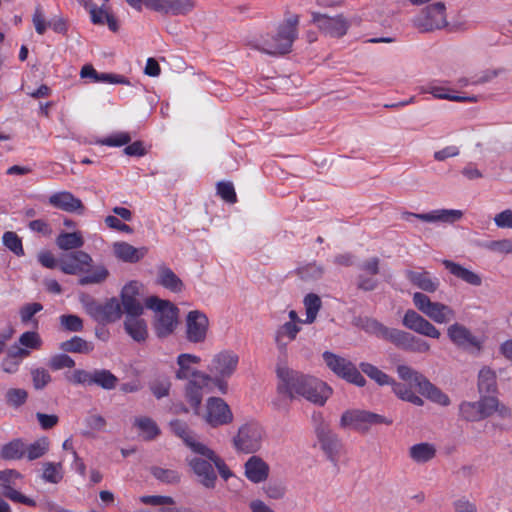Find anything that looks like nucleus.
Returning a JSON list of instances; mask_svg holds the SVG:
<instances>
[{"instance_id":"obj_51","label":"nucleus","mask_w":512,"mask_h":512,"mask_svg":"<svg viewBox=\"0 0 512 512\" xmlns=\"http://www.w3.org/2000/svg\"><path fill=\"white\" fill-rule=\"evenodd\" d=\"M2 240L3 244L15 255L21 256L24 254L21 239L15 232H5L2 237Z\"/></svg>"},{"instance_id":"obj_49","label":"nucleus","mask_w":512,"mask_h":512,"mask_svg":"<svg viewBox=\"0 0 512 512\" xmlns=\"http://www.w3.org/2000/svg\"><path fill=\"white\" fill-rule=\"evenodd\" d=\"M109 277V271L103 265L96 266L91 274H88L79 279V284L82 286L89 284L103 283Z\"/></svg>"},{"instance_id":"obj_60","label":"nucleus","mask_w":512,"mask_h":512,"mask_svg":"<svg viewBox=\"0 0 512 512\" xmlns=\"http://www.w3.org/2000/svg\"><path fill=\"white\" fill-rule=\"evenodd\" d=\"M51 27V21H48L40 10L34 11V28L39 35H43Z\"/></svg>"},{"instance_id":"obj_37","label":"nucleus","mask_w":512,"mask_h":512,"mask_svg":"<svg viewBox=\"0 0 512 512\" xmlns=\"http://www.w3.org/2000/svg\"><path fill=\"white\" fill-rule=\"evenodd\" d=\"M418 389L422 395L440 405L446 406L449 404L448 396L442 393V391L435 387L427 378L420 384Z\"/></svg>"},{"instance_id":"obj_44","label":"nucleus","mask_w":512,"mask_h":512,"mask_svg":"<svg viewBox=\"0 0 512 512\" xmlns=\"http://www.w3.org/2000/svg\"><path fill=\"white\" fill-rule=\"evenodd\" d=\"M359 367L363 373L381 386L393 383V380L386 373L370 363L362 362Z\"/></svg>"},{"instance_id":"obj_63","label":"nucleus","mask_w":512,"mask_h":512,"mask_svg":"<svg viewBox=\"0 0 512 512\" xmlns=\"http://www.w3.org/2000/svg\"><path fill=\"white\" fill-rule=\"evenodd\" d=\"M488 247L501 253H512V239L492 241Z\"/></svg>"},{"instance_id":"obj_27","label":"nucleus","mask_w":512,"mask_h":512,"mask_svg":"<svg viewBox=\"0 0 512 512\" xmlns=\"http://www.w3.org/2000/svg\"><path fill=\"white\" fill-rule=\"evenodd\" d=\"M407 216H413L424 222H445L454 223L460 220L463 216V212L460 210H437L431 213H405Z\"/></svg>"},{"instance_id":"obj_16","label":"nucleus","mask_w":512,"mask_h":512,"mask_svg":"<svg viewBox=\"0 0 512 512\" xmlns=\"http://www.w3.org/2000/svg\"><path fill=\"white\" fill-rule=\"evenodd\" d=\"M204 419L212 427H218L231 423L233 420V414L223 399L210 397L207 400Z\"/></svg>"},{"instance_id":"obj_33","label":"nucleus","mask_w":512,"mask_h":512,"mask_svg":"<svg viewBox=\"0 0 512 512\" xmlns=\"http://www.w3.org/2000/svg\"><path fill=\"white\" fill-rule=\"evenodd\" d=\"M157 283L175 293H179L184 289L182 280L166 266L158 268Z\"/></svg>"},{"instance_id":"obj_2","label":"nucleus","mask_w":512,"mask_h":512,"mask_svg":"<svg viewBox=\"0 0 512 512\" xmlns=\"http://www.w3.org/2000/svg\"><path fill=\"white\" fill-rule=\"evenodd\" d=\"M299 16L290 15L272 33L261 34L248 42L255 50L271 56H283L292 51L298 37Z\"/></svg>"},{"instance_id":"obj_40","label":"nucleus","mask_w":512,"mask_h":512,"mask_svg":"<svg viewBox=\"0 0 512 512\" xmlns=\"http://www.w3.org/2000/svg\"><path fill=\"white\" fill-rule=\"evenodd\" d=\"M121 315V304L116 298H111L105 304H102L99 322H115L120 319Z\"/></svg>"},{"instance_id":"obj_11","label":"nucleus","mask_w":512,"mask_h":512,"mask_svg":"<svg viewBox=\"0 0 512 512\" xmlns=\"http://www.w3.org/2000/svg\"><path fill=\"white\" fill-rule=\"evenodd\" d=\"M312 22L321 32L333 38L343 37L350 27V23L342 14L330 16L326 13L313 12Z\"/></svg>"},{"instance_id":"obj_59","label":"nucleus","mask_w":512,"mask_h":512,"mask_svg":"<svg viewBox=\"0 0 512 512\" xmlns=\"http://www.w3.org/2000/svg\"><path fill=\"white\" fill-rule=\"evenodd\" d=\"M36 418L44 430H49L55 427L59 422V417L55 414L36 413Z\"/></svg>"},{"instance_id":"obj_12","label":"nucleus","mask_w":512,"mask_h":512,"mask_svg":"<svg viewBox=\"0 0 512 512\" xmlns=\"http://www.w3.org/2000/svg\"><path fill=\"white\" fill-rule=\"evenodd\" d=\"M29 348H32V331L23 333L19 339V344H15L8 349L7 356L2 362L3 371L15 373L22 359L29 355Z\"/></svg>"},{"instance_id":"obj_35","label":"nucleus","mask_w":512,"mask_h":512,"mask_svg":"<svg viewBox=\"0 0 512 512\" xmlns=\"http://www.w3.org/2000/svg\"><path fill=\"white\" fill-rule=\"evenodd\" d=\"M497 382L496 374L490 368L484 367L478 375V391L481 396H490L489 394L496 392Z\"/></svg>"},{"instance_id":"obj_15","label":"nucleus","mask_w":512,"mask_h":512,"mask_svg":"<svg viewBox=\"0 0 512 512\" xmlns=\"http://www.w3.org/2000/svg\"><path fill=\"white\" fill-rule=\"evenodd\" d=\"M188 465L194 474L199 478V482L206 488L212 489L215 487L217 475L213 469L212 464L216 466L215 460L207 456L197 454L188 460Z\"/></svg>"},{"instance_id":"obj_1","label":"nucleus","mask_w":512,"mask_h":512,"mask_svg":"<svg viewBox=\"0 0 512 512\" xmlns=\"http://www.w3.org/2000/svg\"><path fill=\"white\" fill-rule=\"evenodd\" d=\"M276 373L279 379L278 393L287 396L290 400L296 396H302L306 400L322 406L332 393V389L325 382L290 369L286 365L278 366Z\"/></svg>"},{"instance_id":"obj_17","label":"nucleus","mask_w":512,"mask_h":512,"mask_svg":"<svg viewBox=\"0 0 512 512\" xmlns=\"http://www.w3.org/2000/svg\"><path fill=\"white\" fill-rule=\"evenodd\" d=\"M447 334L450 340L459 348L470 353H478L482 349L481 341L469 329L459 323L452 324Z\"/></svg>"},{"instance_id":"obj_6","label":"nucleus","mask_w":512,"mask_h":512,"mask_svg":"<svg viewBox=\"0 0 512 512\" xmlns=\"http://www.w3.org/2000/svg\"><path fill=\"white\" fill-rule=\"evenodd\" d=\"M446 7L443 2H436L425 7L413 20V26L420 33H429L449 27L446 19Z\"/></svg>"},{"instance_id":"obj_30","label":"nucleus","mask_w":512,"mask_h":512,"mask_svg":"<svg viewBox=\"0 0 512 512\" xmlns=\"http://www.w3.org/2000/svg\"><path fill=\"white\" fill-rule=\"evenodd\" d=\"M406 277L413 285L425 292L433 293L439 287L438 280L431 278L427 271L408 270L406 271Z\"/></svg>"},{"instance_id":"obj_29","label":"nucleus","mask_w":512,"mask_h":512,"mask_svg":"<svg viewBox=\"0 0 512 512\" xmlns=\"http://www.w3.org/2000/svg\"><path fill=\"white\" fill-rule=\"evenodd\" d=\"M442 264L452 275L458 279H461L462 281L473 286H480L482 284V279L478 274L461 266L460 264L451 260H443Z\"/></svg>"},{"instance_id":"obj_28","label":"nucleus","mask_w":512,"mask_h":512,"mask_svg":"<svg viewBox=\"0 0 512 512\" xmlns=\"http://www.w3.org/2000/svg\"><path fill=\"white\" fill-rule=\"evenodd\" d=\"M245 475L254 482L265 481L269 475V466L258 456H251L245 463Z\"/></svg>"},{"instance_id":"obj_41","label":"nucleus","mask_w":512,"mask_h":512,"mask_svg":"<svg viewBox=\"0 0 512 512\" xmlns=\"http://www.w3.org/2000/svg\"><path fill=\"white\" fill-rule=\"evenodd\" d=\"M93 385L103 389H114L118 383V378L109 370L96 369L93 371Z\"/></svg>"},{"instance_id":"obj_53","label":"nucleus","mask_w":512,"mask_h":512,"mask_svg":"<svg viewBox=\"0 0 512 512\" xmlns=\"http://www.w3.org/2000/svg\"><path fill=\"white\" fill-rule=\"evenodd\" d=\"M150 471L156 479L168 484L178 483L180 480L179 475L173 470L154 466L151 467Z\"/></svg>"},{"instance_id":"obj_42","label":"nucleus","mask_w":512,"mask_h":512,"mask_svg":"<svg viewBox=\"0 0 512 512\" xmlns=\"http://www.w3.org/2000/svg\"><path fill=\"white\" fill-rule=\"evenodd\" d=\"M41 478L49 483L57 484L63 478L62 464L53 462L42 463Z\"/></svg>"},{"instance_id":"obj_19","label":"nucleus","mask_w":512,"mask_h":512,"mask_svg":"<svg viewBox=\"0 0 512 512\" xmlns=\"http://www.w3.org/2000/svg\"><path fill=\"white\" fill-rule=\"evenodd\" d=\"M141 285L137 281H131L126 284L121 291V307H123L126 317L141 316L144 308L141 301L137 298Z\"/></svg>"},{"instance_id":"obj_7","label":"nucleus","mask_w":512,"mask_h":512,"mask_svg":"<svg viewBox=\"0 0 512 512\" xmlns=\"http://www.w3.org/2000/svg\"><path fill=\"white\" fill-rule=\"evenodd\" d=\"M415 307L428 318L438 324H446L455 319V311L448 305L441 302H432L430 298L421 292L413 294Z\"/></svg>"},{"instance_id":"obj_24","label":"nucleus","mask_w":512,"mask_h":512,"mask_svg":"<svg viewBox=\"0 0 512 512\" xmlns=\"http://www.w3.org/2000/svg\"><path fill=\"white\" fill-rule=\"evenodd\" d=\"M21 478L20 474L13 470L0 471V480L4 482L3 494L14 502L32 505V499L22 495L13 486L17 485V481Z\"/></svg>"},{"instance_id":"obj_10","label":"nucleus","mask_w":512,"mask_h":512,"mask_svg":"<svg viewBox=\"0 0 512 512\" xmlns=\"http://www.w3.org/2000/svg\"><path fill=\"white\" fill-rule=\"evenodd\" d=\"M263 429L255 423L241 426L233 439L234 447L244 453H255L261 448Z\"/></svg>"},{"instance_id":"obj_50","label":"nucleus","mask_w":512,"mask_h":512,"mask_svg":"<svg viewBox=\"0 0 512 512\" xmlns=\"http://www.w3.org/2000/svg\"><path fill=\"white\" fill-rule=\"evenodd\" d=\"M177 364L179 369L176 371L175 376L179 380L189 379H198L197 374H204L203 372L193 369L191 364L184 359V356L179 355L177 358Z\"/></svg>"},{"instance_id":"obj_8","label":"nucleus","mask_w":512,"mask_h":512,"mask_svg":"<svg viewBox=\"0 0 512 512\" xmlns=\"http://www.w3.org/2000/svg\"><path fill=\"white\" fill-rule=\"evenodd\" d=\"M323 359L328 368L338 377L359 387L365 386V378L361 375L357 367L348 359L329 351H325L323 353Z\"/></svg>"},{"instance_id":"obj_34","label":"nucleus","mask_w":512,"mask_h":512,"mask_svg":"<svg viewBox=\"0 0 512 512\" xmlns=\"http://www.w3.org/2000/svg\"><path fill=\"white\" fill-rule=\"evenodd\" d=\"M436 456V447L428 442L418 443L409 448V457L418 464L431 461Z\"/></svg>"},{"instance_id":"obj_18","label":"nucleus","mask_w":512,"mask_h":512,"mask_svg":"<svg viewBox=\"0 0 512 512\" xmlns=\"http://www.w3.org/2000/svg\"><path fill=\"white\" fill-rule=\"evenodd\" d=\"M402 324L409 330L426 337L438 339L440 331L427 319L413 309H408L402 319Z\"/></svg>"},{"instance_id":"obj_3","label":"nucleus","mask_w":512,"mask_h":512,"mask_svg":"<svg viewBox=\"0 0 512 512\" xmlns=\"http://www.w3.org/2000/svg\"><path fill=\"white\" fill-rule=\"evenodd\" d=\"M169 427L171 431L179 438H181L184 443L196 454H200L202 456H207L216 462V468L220 476L227 480L232 476V472L225 464L224 460L220 458L212 449L207 447L205 444L198 442L192 436V433L188 427V424L185 421L174 419L170 421Z\"/></svg>"},{"instance_id":"obj_21","label":"nucleus","mask_w":512,"mask_h":512,"mask_svg":"<svg viewBox=\"0 0 512 512\" xmlns=\"http://www.w3.org/2000/svg\"><path fill=\"white\" fill-rule=\"evenodd\" d=\"M316 435L325 454L330 460L335 461L342 446L338 436L324 421L316 427Z\"/></svg>"},{"instance_id":"obj_64","label":"nucleus","mask_w":512,"mask_h":512,"mask_svg":"<svg viewBox=\"0 0 512 512\" xmlns=\"http://www.w3.org/2000/svg\"><path fill=\"white\" fill-rule=\"evenodd\" d=\"M494 221L498 227L512 228V211L509 209L502 211L495 216Z\"/></svg>"},{"instance_id":"obj_36","label":"nucleus","mask_w":512,"mask_h":512,"mask_svg":"<svg viewBox=\"0 0 512 512\" xmlns=\"http://www.w3.org/2000/svg\"><path fill=\"white\" fill-rule=\"evenodd\" d=\"M56 244L61 250H79L84 245V239L80 231L60 233L56 238Z\"/></svg>"},{"instance_id":"obj_22","label":"nucleus","mask_w":512,"mask_h":512,"mask_svg":"<svg viewBox=\"0 0 512 512\" xmlns=\"http://www.w3.org/2000/svg\"><path fill=\"white\" fill-rule=\"evenodd\" d=\"M198 379H190L185 386V398L194 409L195 414H199V408L202 403V389L212 381L208 374H197Z\"/></svg>"},{"instance_id":"obj_25","label":"nucleus","mask_w":512,"mask_h":512,"mask_svg":"<svg viewBox=\"0 0 512 512\" xmlns=\"http://www.w3.org/2000/svg\"><path fill=\"white\" fill-rule=\"evenodd\" d=\"M49 203L66 212H78L79 214H83L85 210L82 201L66 191L58 192L50 196Z\"/></svg>"},{"instance_id":"obj_14","label":"nucleus","mask_w":512,"mask_h":512,"mask_svg":"<svg viewBox=\"0 0 512 512\" xmlns=\"http://www.w3.org/2000/svg\"><path fill=\"white\" fill-rule=\"evenodd\" d=\"M92 261L91 256L85 251L75 250L59 258V268L65 274L78 275L87 273Z\"/></svg>"},{"instance_id":"obj_23","label":"nucleus","mask_w":512,"mask_h":512,"mask_svg":"<svg viewBox=\"0 0 512 512\" xmlns=\"http://www.w3.org/2000/svg\"><path fill=\"white\" fill-rule=\"evenodd\" d=\"M239 357L232 351H222L212 360L211 372H216L221 378H229L235 372Z\"/></svg>"},{"instance_id":"obj_5","label":"nucleus","mask_w":512,"mask_h":512,"mask_svg":"<svg viewBox=\"0 0 512 512\" xmlns=\"http://www.w3.org/2000/svg\"><path fill=\"white\" fill-rule=\"evenodd\" d=\"M498 411L502 417L510 414L508 408L501 406L494 396H481L477 402H463L460 405L461 416L467 421H478Z\"/></svg>"},{"instance_id":"obj_9","label":"nucleus","mask_w":512,"mask_h":512,"mask_svg":"<svg viewBox=\"0 0 512 512\" xmlns=\"http://www.w3.org/2000/svg\"><path fill=\"white\" fill-rule=\"evenodd\" d=\"M373 424L390 425L392 420L364 410H348L342 414L340 420L341 427H352L363 433L367 432Z\"/></svg>"},{"instance_id":"obj_58","label":"nucleus","mask_w":512,"mask_h":512,"mask_svg":"<svg viewBox=\"0 0 512 512\" xmlns=\"http://www.w3.org/2000/svg\"><path fill=\"white\" fill-rule=\"evenodd\" d=\"M140 501L146 505L160 506V505H173L174 499L170 496L152 495L142 496Z\"/></svg>"},{"instance_id":"obj_32","label":"nucleus","mask_w":512,"mask_h":512,"mask_svg":"<svg viewBox=\"0 0 512 512\" xmlns=\"http://www.w3.org/2000/svg\"><path fill=\"white\" fill-rule=\"evenodd\" d=\"M124 329L137 342H144L148 336L146 322L140 316L126 317Z\"/></svg>"},{"instance_id":"obj_62","label":"nucleus","mask_w":512,"mask_h":512,"mask_svg":"<svg viewBox=\"0 0 512 512\" xmlns=\"http://www.w3.org/2000/svg\"><path fill=\"white\" fill-rule=\"evenodd\" d=\"M51 381V376L45 369L34 371V388L41 389Z\"/></svg>"},{"instance_id":"obj_46","label":"nucleus","mask_w":512,"mask_h":512,"mask_svg":"<svg viewBox=\"0 0 512 512\" xmlns=\"http://www.w3.org/2000/svg\"><path fill=\"white\" fill-rule=\"evenodd\" d=\"M134 425L146 433L144 437L146 440H152L160 434V429L158 428L156 422L149 417L136 418Z\"/></svg>"},{"instance_id":"obj_13","label":"nucleus","mask_w":512,"mask_h":512,"mask_svg":"<svg viewBox=\"0 0 512 512\" xmlns=\"http://www.w3.org/2000/svg\"><path fill=\"white\" fill-rule=\"evenodd\" d=\"M385 340L391 342L400 349L410 352L426 353L430 350L428 342L415 337L409 332L396 328L389 329Z\"/></svg>"},{"instance_id":"obj_26","label":"nucleus","mask_w":512,"mask_h":512,"mask_svg":"<svg viewBox=\"0 0 512 512\" xmlns=\"http://www.w3.org/2000/svg\"><path fill=\"white\" fill-rule=\"evenodd\" d=\"M113 253L116 258L123 262L136 263L146 255L147 248H135L127 242H115L113 244Z\"/></svg>"},{"instance_id":"obj_55","label":"nucleus","mask_w":512,"mask_h":512,"mask_svg":"<svg viewBox=\"0 0 512 512\" xmlns=\"http://www.w3.org/2000/svg\"><path fill=\"white\" fill-rule=\"evenodd\" d=\"M60 322L68 331L78 332L83 329V321L77 315H62L60 317Z\"/></svg>"},{"instance_id":"obj_20","label":"nucleus","mask_w":512,"mask_h":512,"mask_svg":"<svg viewBox=\"0 0 512 512\" xmlns=\"http://www.w3.org/2000/svg\"><path fill=\"white\" fill-rule=\"evenodd\" d=\"M209 321L205 314L195 310L187 315L186 335L189 342L201 343L206 339Z\"/></svg>"},{"instance_id":"obj_47","label":"nucleus","mask_w":512,"mask_h":512,"mask_svg":"<svg viewBox=\"0 0 512 512\" xmlns=\"http://www.w3.org/2000/svg\"><path fill=\"white\" fill-rule=\"evenodd\" d=\"M194 0H168L167 14L185 15L195 8Z\"/></svg>"},{"instance_id":"obj_56","label":"nucleus","mask_w":512,"mask_h":512,"mask_svg":"<svg viewBox=\"0 0 512 512\" xmlns=\"http://www.w3.org/2000/svg\"><path fill=\"white\" fill-rule=\"evenodd\" d=\"M49 366L53 370H60L63 368H72L75 366L74 360L67 354H58L53 356L49 361Z\"/></svg>"},{"instance_id":"obj_38","label":"nucleus","mask_w":512,"mask_h":512,"mask_svg":"<svg viewBox=\"0 0 512 512\" xmlns=\"http://www.w3.org/2000/svg\"><path fill=\"white\" fill-rule=\"evenodd\" d=\"M60 348L65 352L89 354L94 346L83 338L74 336L70 340L62 342Z\"/></svg>"},{"instance_id":"obj_61","label":"nucleus","mask_w":512,"mask_h":512,"mask_svg":"<svg viewBox=\"0 0 512 512\" xmlns=\"http://www.w3.org/2000/svg\"><path fill=\"white\" fill-rule=\"evenodd\" d=\"M93 371L88 372L83 369H77L73 372L70 381L75 384H88L93 385Z\"/></svg>"},{"instance_id":"obj_39","label":"nucleus","mask_w":512,"mask_h":512,"mask_svg":"<svg viewBox=\"0 0 512 512\" xmlns=\"http://www.w3.org/2000/svg\"><path fill=\"white\" fill-rule=\"evenodd\" d=\"M357 325L366 332L373 334L379 338L386 339L389 332V327L383 325L379 321L373 318H360Z\"/></svg>"},{"instance_id":"obj_52","label":"nucleus","mask_w":512,"mask_h":512,"mask_svg":"<svg viewBox=\"0 0 512 512\" xmlns=\"http://www.w3.org/2000/svg\"><path fill=\"white\" fill-rule=\"evenodd\" d=\"M399 377L405 381L413 382L418 388L420 384L425 380V377L419 372L413 370L407 365H399L397 368Z\"/></svg>"},{"instance_id":"obj_4","label":"nucleus","mask_w":512,"mask_h":512,"mask_svg":"<svg viewBox=\"0 0 512 512\" xmlns=\"http://www.w3.org/2000/svg\"><path fill=\"white\" fill-rule=\"evenodd\" d=\"M146 306L155 311V330L159 337L171 334L177 324L178 308L168 300H162L156 296L146 299Z\"/></svg>"},{"instance_id":"obj_48","label":"nucleus","mask_w":512,"mask_h":512,"mask_svg":"<svg viewBox=\"0 0 512 512\" xmlns=\"http://www.w3.org/2000/svg\"><path fill=\"white\" fill-rule=\"evenodd\" d=\"M26 451V446L21 440H14L4 445L1 449V456L4 459H18Z\"/></svg>"},{"instance_id":"obj_54","label":"nucleus","mask_w":512,"mask_h":512,"mask_svg":"<svg viewBox=\"0 0 512 512\" xmlns=\"http://www.w3.org/2000/svg\"><path fill=\"white\" fill-rule=\"evenodd\" d=\"M217 193L228 203L233 204L237 201L235 189L231 182H219L217 184Z\"/></svg>"},{"instance_id":"obj_45","label":"nucleus","mask_w":512,"mask_h":512,"mask_svg":"<svg viewBox=\"0 0 512 512\" xmlns=\"http://www.w3.org/2000/svg\"><path fill=\"white\" fill-rule=\"evenodd\" d=\"M296 274L304 281H316L323 276L324 268L316 263H310L297 268Z\"/></svg>"},{"instance_id":"obj_31","label":"nucleus","mask_w":512,"mask_h":512,"mask_svg":"<svg viewBox=\"0 0 512 512\" xmlns=\"http://www.w3.org/2000/svg\"><path fill=\"white\" fill-rule=\"evenodd\" d=\"M300 330V326L293 322H285L281 325L275 333V343L277 348L281 352L286 351L288 342L295 340Z\"/></svg>"},{"instance_id":"obj_43","label":"nucleus","mask_w":512,"mask_h":512,"mask_svg":"<svg viewBox=\"0 0 512 512\" xmlns=\"http://www.w3.org/2000/svg\"><path fill=\"white\" fill-rule=\"evenodd\" d=\"M306 310L305 323L311 324L316 320L317 314L322 307V301L317 294L309 293L304 298Z\"/></svg>"},{"instance_id":"obj_57","label":"nucleus","mask_w":512,"mask_h":512,"mask_svg":"<svg viewBox=\"0 0 512 512\" xmlns=\"http://www.w3.org/2000/svg\"><path fill=\"white\" fill-rule=\"evenodd\" d=\"M6 397L9 405L18 407L26 401L28 394L22 389H11L7 392Z\"/></svg>"}]
</instances>
